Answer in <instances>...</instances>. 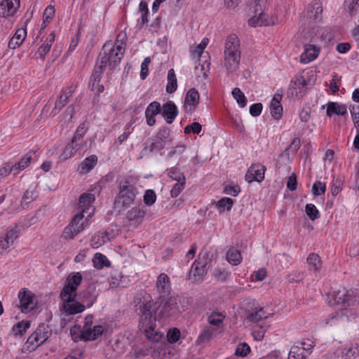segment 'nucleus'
<instances>
[{
	"label": "nucleus",
	"mask_w": 359,
	"mask_h": 359,
	"mask_svg": "<svg viewBox=\"0 0 359 359\" xmlns=\"http://www.w3.org/2000/svg\"><path fill=\"white\" fill-rule=\"evenodd\" d=\"M154 305V301L147 293H140L135 297L134 306L139 316L140 330L144 332L149 340L158 341L162 334L155 330L156 318Z\"/></svg>",
	"instance_id": "nucleus-1"
},
{
	"label": "nucleus",
	"mask_w": 359,
	"mask_h": 359,
	"mask_svg": "<svg viewBox=\"0 0 359 359\" xmlns=\"http://www.w3.org/2000/svg\"><path fill=\"white\" fill-rule=\"evenodd\" d=\"M82 281V276L79 272L71 273L66 278L63 289L60 294L63 301L62 308L68 315L81 313L85 309L83 304L76 301V290Z\"/></svg>",
	"instance_id": "nucleus-2"
},
{
	"label": "nucleus",
	"mask_w": 359,
	"mask_h": 359,
	"mask_svg": "<svg viewBox=\"0 0 359 359\" xmlns=\"http://www.w3.org/2000/svg\"><path fill=\"white\" fill-rule=\"evenodd\" d=\"M124 50L122 42L119 43L117 41L114 44L111 41L105 43L98 55L95 65L102 67L104 71L107 65L111 68L115 67L123 58Z\"/></svg>",
	"instance_id": "nucleus-3"
},
{
	"label": "nucleus",
	"mask_w": 359,
	"mask_h": 359,
	"mask_svg": "<svg viewBox=\"0 0 359 359\" xmlns=\"http://www.w3.org/2000/svg\"><path fill=\"white\" fill-rule=\"evenodd\" d=\"M51 335V330L49 327L41 323L35 331L28 337L24 344L23 348L25 351L32 352L35 351L39 346L43 344Z\"/></svg>",
	"instance_id": "nucleus-4"
},
{
	"label": "nucleus",
	"mask_w": 359,
	"mask_h": 359,
	"mask_svg": "<svg viewBox=\"0 0 359 359\" xmlns=\"http://www.w3.org/2000/svg\"><path fill=\"white\" fill-rule=\"evenodd\" d=\"M119 192L116 199V203H121L123 207H129L132 205L138 194L137 188L128 180L119 184Z\"/></svg>",
	"instance_id": "nucleus-5"
},
{
	"label": "nucleus",
	"mask_w": 359,
	"mask_h": 359,
	"mask_svg": "<svg viewBox=\"0 0 359 359\" xmlns=\"http://www.w3.org/2000/svg\"><path fill=\"white\" fill-rule=\"evenodd\" d=\"M85 210H81L77 213L70 224L65 227L63 231V237L65 239H72L88 225V223L83 221Z\"/></svg>",
	"instance_id": "nucleus-6"
},
{
	"label": "nucleus",
	"mask_w": 359,
	"mask_h": 359,
	"mask_svg": "<svg viewBox=\"0 0 359 359\" xmlns=\"http://www.w3.org/2000/svg\"><path fill=\"white\" fill-rule=\"evenodd\" d=\"M184 299L182 297L168 298L161 309V314L164 317L175 316L185 310Z\"/></svg>",
	"instance_id": "nucleus-7"
},
{
	"label": "nucleus",
	"mask_w": 359,
	"mask_h": 359,
	"mask_svg": "<svg viewBox=\"0 0 359 359\" xmlns=\"http://www.w3.org/2000/svg\"><path fill=\"white\" fill-rule=\"evenodd\" d=\"M170 138V129L168 127L161 128L155 136L151 139L149 150L150 153L161 151L165 147L166 142Z\"/></svg>",
	"instance_id": "nucleus-8"
},
{
	"label": "nucleus",
	"mask_w": 359,
	"mask_h": 359,
	"mask_svg": "<svg viewBox=\"0 0 359 359\" xmlns=\"http://www.w3.org/2000/svg\"><path fill=\"white\" fill-rule=\"evenodd\" d=\"M255 12L259 14V16L251 18L248 22L252 26H266L269 25L266 15L263 13L267 6V0H255Z\"/></svg>",
	"instance_id": "nucleus-9"
},
{
	"label": "nucleus",
	"mask_w": 359,
	"mask_h": 359,
	"mask_svg": "<svg viewBox=\"0 0 359 359\" xmlns=\"http://www.w3.org/2000/svg\"><path fill=\"white\" fill-rule=\"evenodd\" d=\"M265 171L264 165L259 163L252 164L245 174V180L248 183L252 182H261L264 179Z\"/></svg>",
	"instance_id": "nucleus-10"
},
{
	"label": "nucleus",
	"mask_w": 359,
	"mask_h": 359,
	"mask_svg": "<svg viewBox=\"0 0 359 359\" xmlns=\"http://www.w3.org/2000/svg\"><path fill=\"white\" fill-rule=\"evenodd\" d=\"M146 212L145 207L140 204L127 212L126 218L131 224L140 225L143 222Z\"/></svg>",
	"instance_id": "nucleus-11"
},
{
	"label": "nucleus",
	"mask_w": 359,
	"mask_h": 359,
	"mask_svg": "<svg viewBox=\"0 0 359 359\" xmlns=\"http://www.w3.org/2000/svg\"><path fill=\"white\" fill-rule=\"evenodd\" d=\"M18 297L22 312L30 311L35 307V297L30 291L26 290L25 289L20 290L18 294Z\"/></svg>",
	"instance_id": "nucleus-12"
},
{
	"label": "nucleus",
	"mask_w": 359,
	"mask_h": 359,
	"mask_svg": "<svg viewBox=\"0 0 359 359\" xmlns=\"http://www.w3.org/2000/svg\"><path fill=\"white\" fill-rule=\"evenodd\" d=\"M322 13L321 4L318 2H313L308 5L304 12V17L307 18L311 22L316 23L321 20Z\"/></svg>",
	"instance_id": "nucleus-13"
},
{
	"label": "nucleus",
	"mask_w": 359,
	"mask_h": 359,
	"mask_svg": "<svg viewBox=\"0 0 359 359\" xmlns=\"http://www.w3.org/2000/svg\"><path fill=\"white\" fill-rule=\"evenodd\" d=\"M200 95L198 90L192 88L187 93L184 107L187 112L194 111L199 103Z\"/></svg>",
	"instance_id": "nucleus-14"
},
{
	"label": "nucleus",
	"mask_w": 359,
	"mask_h": 359,
	"mask_svg": "<svg viewBox=\"0 0 359 359\" xmlns=\"http://www.w3.org/2000/svg\"><path fill=\"white\" fill-rule=\"evenodd\" d=\"M307 81L302 74L295 76L294 79L291 81L287 89L288 96H297L302 92V89L306 88Z\"/></svg>",
	"instance_id": "nucleus-15"
},
{
	"label": "nucleus",
	"mask_w": 359,
	"mask_h": 359,
	"mask_svg": "<svg viewBox=\"0 0 359 359\" xmlns=\"http://www.w3.org/2000/svg\"><path fill=\"white\" fill-rule=\"evenodd\" d=\"M334 301L337 304H341L343 306H350L355 304V300L353 299L349 291L344 287H341L337 291L334 292Z\"/></svg>",
	"instance_id": "nucleus-16"
},
{
	"label": "nucleus",
	"mask_w": 359,
	"mask_h": 359,
	"mask_svg": "<svg viewBox=\"0 0 359 359\" xmlns=\"http://www.w3.org/2000/svg\"><path fill=\"white\" fill-rule=\"evenodd\" d=\"M20 7V0H0V16L13 15Z\"/></svg>",
	"instance_id": "nucleus-17"
},
{
	"label": "nucleus",
	"mask_w": 359,
	"mask_h": 359,
	"mask_svg": "<svg viewBox=\"0 0 359 359\" xmlns=\"http://www.w3.org/2000/svg\"><path fill=\"white\" fill-rule=\"evenodd\" d=\"M241 60V54L224 51V65L229 72L238 69Z\"/></svg>",
	"instance_id": "nucleus-18"
},
{
	"label": "nucleus",
	"mask_w": 359,
	"mask_h": 359,
	"mask_svg": "<svg viewBox=\"0 0 359 359\" xmlns=\"http://www.w3.org/2000/svg\"><path fill=\"white\" fill-rule=\"evenodd\" d=\"M348 310L344 307L340 312L332 313L324 320L325 324H330L332 326H338L348 322Z\"/></svg>",
	"instance_id": "nucleus-19"
},
{
	"label": "nucleus",
	"mask_w": 359,
	"mask_h": 359,
	"mask_svg": "<svg viewBox=\"0 0 359 359\" xmlns=\"http://www.w3.org/2000/svg\"><path fill=\"white\" fill-rule=\"evenodd\" d=\"M103 73L104 70L102 69V67H98V66L96 65L95 66L90 79V88L91 90L94 91L97 95H100L104 90V86L100 84Z\"/></svg>",
	"instance_id": "nucleus-20"
},
{
	"label": "nucleus",
	"mask_w": 359,
	"mask_h": 359,
	"mask_svg": "<svg viewBox=\"0 0 359 359\" xmlns=\"http://www.w3.org/2000/svg\"><path fill=\"white\" fill-rule=\"evenodd\" d=\"M161 113L167 123L171 124L178 115V109L173 102L168 101L163 105Z\"/></svg>",
	"instance_id": "nucleus-21"
},
{
	"label": "nucleus",
	"mask_w": 359,
	"mask_h": 359,
	"mask_svg": "<svg viewBox=\"0 0 359 359\" xmlns=\"http://www.w3.org/2000/svg\"><path fill=\"white\" fill-rule=\"evenodd\" d=\"M161 111V109L159 102L154 101L149 104L145 111L147 123L149 126H152L156 123L155 116L160 114Z\"/></svg>",
	"instance_id": "nucleus-22"
},
{
	"label": "nucleus",
	"mask_w": 359,
	"mask_h": 359,
	"mask_svg": "<svg viewBox=\"0 0 359 359\" xmlns=\"http://www.w3.org/2000/svg\"><path fill=\"white\" fill-rule=\"evenodd\" d=\"M319 54V49L314 45L305 44L304 51L301 55L300 61L303 63H309L314 60Z\"/></svg>",
	"instance_id": "nucleus-23"
},
{
	"label": "nucleus",
	"mask_w": 359,
	"mask_h": 359,
	"mask_svg": "<svg viewBox=\"0 0 359 359\" xmlns=\"http://www.w3.org/2000/svg\"><path fill=\"white\" fill-rule=\"evenodd\" d=\"M224 51L241 54L240 41L236 34H232L227 36Z\"/></svg>",
	"instance_id": "nucleus-24"
},
{
	"label": "nucleus",
	"mask_w": 359,
	"mask_h": 359,
	"mask_svg": "<svg viewBox=\"0 0 359 359\" xmlns=\"http://www.w3.org/2000/svg\"><path fill=\"white\" fill-rule=\"evenodd\" d=\"M97 163V157L95 155H91L86 158L78 167L79 174L83 175L88 173L96 165Z\"/></svg>",
	"instance_id": "nucleus-25"
},
{
	"label": "nucleus",
	"mask_w": 359,
	"mask_h": 359,
	"mask_svg": "<svg viewBox=\"0 0 359 359\" xmlns=\"http://www.w3.org/2000/svg\"><path fill=\"white\" fill-rule=\"evenodd\" d=\"M27 36V31L25 28L18 29L14 36L8 42V46L9 48L15 49L16 47L20 46Z\"/></svg>",
	"instance_id": "nucleus-26"
},
{
	"label": "nucleus",
	"mask_w": 359,
	"mask_h": 359,
	"mask_svg": "<svg viewBox=\"0 0 359 359\" xmlns=\"http://www.w3.org/2000/svg\"><path fill=\"white\" fill-rule=\"evenodd\" d=\"M34 154V151H29L25 156H23L18 163H16L15 165H13L14 174H17L20 170L27 168L30 165Z\"/></svg>",
	"instance_id": "nucleus-27"
},
{
	"label": "nucleus",
	"mask_w": 359,
	"mask_h": 359,
	"mask_svg": "<svg viewBox=\"0 0 359 359\" xmlns=\"http://www.w3.org/2000/svg\"><path fill=\"white\" fill-rule=\"evenodd\" d=\"M209 267L210 266H206L205 263L195 260L191 266V273L195 280L199 279L207 273Z\"/></svg>",
	"instance_id": "nucleus-28"
},
{
	"label": "nucleus",
	"mask_w": 359,
	"mask_h": 359,
	"mask_svg": "<svg viewBox=\"0 0 359 359\" xmlns=\"http://www.w3.org/2000/svg\"><path fill=\"white\" fill-rule=\"evenodd\" d=\"M156 287L159 293L165 294L170 292V278L165 273H161L156 281Z\"/></svg>",
	"instance_id": "nucleus-29"
},
{
	"label": "nucleus",
	"mask_w": 359,
	"mask_h": 359,
	"mask_svg": "<svg viewBox=\"0 0 359 359\" xmlns=\"http://www.w3.org/2000/svg\"><path fill=\"white\" fill-rule=\"evenodd\" d=\"M72 95V91L69 90H62V93L60 95L59 100L55 102V107L52 113L56 114L60 111L67 103L68 99Z\"/></svg>",
	"instance_id": "nucleus-30"
},
{
	"label": "nucleus",
	"mask_w": 359,
	"mask_h": 359,
	"mask_svg": "<svg viewBox=\"0 0 359 359\" xmlns=\"http://www.w3.org/2000/svg\"><path fill=\"white\" fill-rule=\"evenodd\" d=\"M347 113L346 106L339 104L337 102H329L327 107V115L331 116L333 114L344 115Z\"/></svg>",
	"instance_id": "nucleus-31"
},
{
	"label": "nucleus",
	"mask_w": 359,
	"mask_h": 359,
	"mask_svg": "<svg viewBox=\"0 0 359 359\" xmlns=\"http://www.w3.org/2000/svg\"><path fill=\"white\" fill-rule=\"evenodd\" d=\"M109 240L107 232H100L93 236L90 240V245L93 248H98Z\"/></svg>",
	"instance_id": "nucleus-32"
},
{
	"label": "nucleus",
	"mask_w": 359,
	"mask_h": 359,
	"mask_svg": "<svg viewBox=\"0 0 359 359\" xmlns=\"http://www.w3.org/2000/svg\"><path fill=\"white\" fill-rule=\"evenodd\" d=\"M95 197L94 194L90 193H85L80 196L79 205V208L83 210H88L91 204L94 202Z\"/></svg>",
	"instance_id": "nucleus-33"
},
{
	"label": "nucleus",
	"mask_w": 359,
	"mask_h": 359,
	"mask_svg": "<svg viewBox=\"0 0 359 359\" xmlns=\"http://www.w3.org/2000/svg\"><path fill=\"white\" fill-rule=\"evenodd\" d=\"M93 263L95 268L97 269H102L104 266H110V261L107 257L102 253L97 252L95 254L93 258Z\"/></svg>",
	"instance_id": "nucleus-34"
},
{
	"label": "nucleus",
	"mask_w": 359,
	"mask_h": 359,
	"mask_svg": "<svg viewBox=\"0 0 359 359\" xmlns=\"http://www.w3.org/2000/svg\"><path fill=\"white\" fill-rule=\"evenodd\" d=\"M55 34L53 32L50 33L46 38L44 43L39 47L38 53L40 57L44 58L45 55L50 51L51 46L55 40Z\"/></svg>",
	"instance_id": "nucleus-35"
},
{
	"label": "nucleus",
	"mask_w": 359,
	"mask_h": 359,
	"mask_svg": "<svg viewBox=\"0 0 359 359\" xmlns=\"http://www.w3.org/2000/svg\"><path fill=\"white\" fill-rule=\"evenodd\" d=\"M308 355L304 352V348L297 343L289 353L288 359H306Z\"/></svg>",
	"instance_id": "nucleus-36"
},
{
	"label": "nucleus",
	"mask_w": 359,
	"mask_h": 359,
	"mask_svg": "<svg viewBox=\"0 0 359 359\" xmlns=\"http://www.w3.org/2000/svg\"><path fill=\"white\" fill-rule=\"evenodd\" d=\"M226 259L230 264L236 266L241 263L242 257L239 250L231 248L226 252Z\"/></svg>",
	"instance_id": "nucleus-37"
},
{
	"label": "nucleus",
	"mask_w": 359,
	"mask_h": 359,
	"mask_svg": "<svg viewBox=\"0 0 359 359\" xmlns=\"http://www.w3.org/2000/svg\"><path fill=\"white\" fill-rule=\"evenodd\" d=\"M177 88V79L173 69H170L168 73V84L166 91L168 93H173Z\"/></svg>",
	"instance_id": "nucleus-38"
},
{
	"label": "nucleus",
	"mask_w": 359,
	"mask_h": 359,
	"mask_svg": "<svg viewBox=\"0 0 359 359\" xmlns=\"http://www.w3.org/2000/svg\"><path fill=\"white\" fill-rule=\"evenodd\" d=\"M30 327L29 321H21L18 323L12 328V332L15 336H22Z\"/></svg>",
	"instance_id": "nucleus-39"
},
{
	"label": "nucleus",
	"mask_w": 359,
	"mask_h": 359,
	"mask_svg": "<svg viewBox=\"0 0 359 359\" xmlns=\"http://www.w3.org/2000/svg\"><path fill=\"white\" fill-rule=\"evenodd\" d=\"M271 114L273 118L279 120L283 115V107L279 101L271 100L270 104Z\"/></svg>",
	"instance_id": "nucleus-40"
},
{
	"label": "nucleus",
	"mask_w": 359,
	"mask_h": 359,
	"mask_svg": "<svg viewBox=\"0 0 359 359\" xmlns=\"http://www.w3.org/2000/svg\"><path fill=\"white\" fill-rule=\"evenodd\" d=\"M167 175L176 182H182L186 180V177L183 172L177 167H172L166 170Z\"/></svg>",
	"instance_id": "nucleus-41"
},
{
	"label": "nucleus",
	"mask_w": 359,
	"mask_h": 359,
	"mask_svg": "<svg viewBox=\"0 0 359 359\" xmlns=\"http://www.w3.org/2000/svg\"><path fill=\"white\" fill-rule=\"evenodd\" d=\"M309 269L314 271H318L321 268V262L318 255L311 253L307 258Z\"/></svg>",
	"instance_id": "nucleus-42"
},
{
	"label": "nucleus",
	"mask_w": 359,
	"mask_h": 359,
	"mask_svg": "<svg viewBox=\"0 0 359 359\" xmlns=\"http://www.w3.org/2000/svg\"><path fill=\"white\" fill-rule=\"evenodd\" d=\"M266 325L264 323L257 324L252 327V335L255 340L261 341L263 339L266 330Z\"/></svg>",
	"instance_id": "nucleus-43"
},
{
	"label": "nucleus",
	"mask_w": 359,
	"mask_h": 359,
	"mask_svg": "<svg viewBox=\"0 0 359 359\" xmlns=\"http://www.w3.org/2000/svg\"><path fill=\"white\" fill-rule=\"evenodd\" d=\"M231 93L240 107H245L246 106L247 98L239 88H234Z\"/></svg>",
	"instance_id": "nucleus-44"
},
{
	"label": "nucleus",
	"mask_w": 359,
	"mask_h": 359,
	"mask_svg": "<svg viewBox=\"0 0 359 359\" xmlns=\"http://www.w3.org/2000/svg\"><path fill=\"white\" fill-rule=\"evenodd\" d=\"M359 355V339L351 344L348 349L346 350V359L355 358Z\"/></svg>",
	"instance_id": "nucleus-45"
},
{
	"label": "nucleus",
	"mask_w": 359,
	"mask_h": 359,
	"mask_svg": "<svg viewBox=\"0 0 359 359\" xmlns=\"http://www.w3.org/2000/svg\"><path fill=\"white\" fill-rule=\"evenodd\" d=\"M225 318V316L220 312H213L208 316V322L215 326L221 324Z\"/></svg>",
	"instance_id": "nucleus-46"
},
{
	"label": "nucleus",
	"mask_w": 359,
	"mask_h": 359,
	"mask_svg": "<svg viewBox=\"0 0 359 359\" xmlns=\"http://www.w3.org/2000/svg\"><path fill=\"white\" fill-rule=\"evenodd\" d=\"M267 318H268V315L265 314V312L262 307L259 308L255 312L249 313L247 316V319L251 322L259 321L262 319Z\"/></svg>",
	"instance_id": "nucleus-47"
},
{
	"label": "nucleus",
	"mask_w": 359,
	"mask_h": 359,
	"mask_svg": "<svg viewBox=\"0 0 359 359\" xmlns=\"http://www.w3.org/2000/svg\"><path fill=\"white\" fill-rule=\"evenodd\" d=\"M305 212L306 215L312 221L320 217V212L313 204H306L305 207Z\"/></svg>",
	"instance_id": "nucleus-48"
},
{
	"label": "nucleus",
	"mask_w": 359,
	"mask_h": 359,
	"mask_svg": "<svg viewBox=\"0 0 359 359\" xmlns=\"http://www.w3.org/2000/svg\"><path fill=\"white\" fill-rule=\"evenodd\" d=\"M233 204V201L230 198H223L219 200L217 203V207L220 211H224L225 210L229 211Z\"/></svg>",
	"instance_id": "nucleus-49"
},
{
	"label": "nucleus",
	"mask_w": 359,
	"mask_h": 359,
	"mask_svg": "<svg viewBox=\"0 0 359 359\" xmlns=\"http://www.w3.org/2000/svg\"><path fill=\"white\" fill-rule=\"evenodd\" d=\"M209 40L208 38H204L200 44L196 46L193 50H191V53L193 56L200 57L203 53L204 49L208 44Z\"/></svg>",
	"instance_id": "nucleus-50"
},
{
	"label": "nucleus",
	"mask_w": 359,
	"mask_h": 359,
	"mask_svg": "<svg viewBox=\"0 0 359 359\" xmlns=\"http://www.w3.org/2000/svg\"><path fill=\"white\" fill-rule=\"evenodd\" d=\"M214 330L212 328H207L202 331L198 337V342L205 343L209 341L213 335Z\"/></svg>",
	"instance_id": "nucleus-51"
},
{
	"label": "nucleus",
	"mask_w": 359,
	"mask_h": 359,
	"mask_svg": "<svg viewBox=\"0 0 359 359\" xmlns=\"http://www.w3.org/2000/svg\"><path fill=\"white\" fill-rule=\"evenodd\" d=\"M186 184V180H182V182H177L175 185L172 187L170 191V196L172 198L177 197L181 192L184 190Z\"/></svg>",
	"instance_id": "nucleus-52"
},
{
	"label": "nucleus",
	"mask_w": 359,
	"mask_h": 359,
	"mask_svg": "<svg viewBox=\"0 0 359 359\" xmlns=\"http://www.w3.org/2000/svg\"><path fill=\"white\" fill-rule=\"evenodd\" d=\"M346 4L348 11L351 16L359 12V0H346Z\"/></svg>",
	"instance_id": "nucleus-53"
},
{
	"label": "nucleus",
	"mask_w": 359,
	"mask_h": 359,
	"mask_svg": "<svg viewBox=\"0 0 359 359\" xmlns=\"http://www.w3.org/2000/svg\"><path fill=\"white\" fill-rule=\"evenodd\" d=\"M156 200V195L154 190L148 189L144 195V203L146 205H152Z\"/></svg>",
	"instance_id": "nucleus-54"
},
{
	"label": "nucleus",
	"mask_w": 359,
	"mask_h": 359,
	"mask_svg": "<svg viewBox=\"0 0 359 359\" xmlns=\"http://www.w3.org/2000/svg\"><path fill=\"white\" fill-rule=\"evenodd\" d=\"M326 191V185L320 181L316 182L312 186V193L314 196L324 194Z\"/></svg>",
	"instance_id": "nucleus-55"
},
{
	"label": "nucleus",
	"mask_w": 359,
	"mask_h": 359,
	"mask_svg": "<svg viewBox=\"0 0 359 359\" xmlns=\"http://www.w3.org/2000/svg\"><path fill=\"white\" fill-rule=\"evenodd\" d=\"M250 351V346L246 343L240 344L235 351V355L237 356L245 357Z\"/></svg>",
	"instance_id": "nucleus-56"
},
{
	"label": "nucleus",
	"mask_w": 359,
	"mask_h": 359,
	"mask_svg": "<svg viewBox=\"0 0 359 359\" xmlns=\"http://www.w3.org/2000/svg\"><path fill=\"white\" fill-rule=\"evenodd\" d=\"M87 131V128H86L85 123H81L77 128L74 135L72 139H74V142H76V140H83V137L85 135Z\"/></svg>",
	"instance_id": "nucleus-57"
},
{
	"label": "nucleus",
	"mask_w": 359,
	"mask_h": 359,
	"mask_svg": "<svg viewBox=\"0 0 359 359\" xmlns=\"http://www.w3.org/2000/svg\"><path fill=\"white\" fill-rule=\"evenodd\" d=\"M180 337V332L177 328L170 329L167 332V339L170 343H175Z\"/></svg>",
	"instance_id": "nucleus-58"
},
{
	"label": "nucleus",
	"mask_w": 359,
	"mask_h": 359,
	"mask_svg": "<svg viewBox=\"0 0 359 359\" xmlns=\"http://www.w3.org/2000/svg\"><path fill=\"white\" fill-rule=\"evenodd\" d=\"M229 276V272L226 269H217L214 271V276L218 281L224 282Z\"/></svg>",
	"instance_id": "nucleus-59"
},
{
	"label": "nucleus",
	"mask_w": 359,
	"mask_h": 359,
	"mask_svg": "<svg viewBox=\"0 0 359 359\" xmlns=\"http://www.w3.org/2000/svg\"><path fill=\"white\" fill-rule=\"evenodd\" d=\"M81 338L86 341L94 340L92 327H83L81 331Z\"/></svg>",
	"instance_id": "nucleus-60"
},
{
	"label": "nucleus",
	"mask_w": 359,
	"mask_h": 359,
	"mask_svg": "<svg viewBox=\"0 0 359 359\" xmlns=\"http://www.w3.org/2000/svg\"><path fill=\"white\" fill-rule=\"evenodd\" d=\"M212 257V255H210L209 252L203 249L199 253L198 257L196 260L205 263L206 266H210V262L211 261Z\"/></svg>",
	"instance_id": "nucleus-61"
},
{
	"label": "nucleus",
	"mask_w": 359,
	"mask_h": 359,
	"mask_svg": "<svg viewBox=\"0 0 359 359\" xmlns=\"http://www.w3.org/2000/svg\"><path fill=\"white\" fill-rule=\"evenodd\" d=\"M76 154V151L73 147V144L69 143L65 148L62 154H61V158L63 160H67L72 156H73Z\"/></svg>",
	"instance_id": "nucleus-62"
},
{
	"label": "nucleus",
	"mask_w": 359,
	"mask_h": 359,
	"mask_svg": "<svg viewBox=\"0 0 359 359\" xmlns=\"http://www.w3.org/2000/svg\"><path fill=\"white\" fill-rule=\"evenodd\" d=\"M122 278L121 273L115 272L114 274H111V280H109L110 287L112 288L116 287L120 285V282Z\"/></svg>",
	"instance_id": "nucleus-63"
},
{
	"label": "nucleus",
	"mask_w": 359,
	"mask_h": 359,
	"mask_svg": "<svg viewBox=\"0 0 359 359\" xmlns=\"http://www.w3.org/2000/svg\"><path fill=\"white\" fill-rule=\"evenodd\" d=\"M262 103H255L250 106V114L252 116H258L260 115L262 111Z\"/></svg>",
	"instance_id": "nucleus-64"
}]
</instances>
